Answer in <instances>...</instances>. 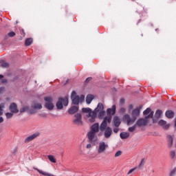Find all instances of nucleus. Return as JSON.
Segmentation results:
<instances>
[{"instance_id":"48","label":"nucleus","mask_w":176,"mask_h":176,"mask_svg":"<svg viewBox=\"0 0 176 176\" xmlns=\"http://www.w3.org/2000/svg\"><path fill=\"white\" fill-rule=\"evenodd\" d=\"M124 102V99H120V103L123 104Z\"/></svg>"},{"instance_id":"10","label":"nucleus","mask_w":176,"mask_h":176,"mask_svg":"<svg viewBox=\"0 0 176 176\" xmlns=\"http://www.w3.org/2000/svg\"><path fill=\"white\" fill-rule=\"evenodd\" d=\"M40 135H41V133L39 132H36V133L28 136L27 138H25L24 142L25 143L31 142V141H34V140H35V138H37V137H39Z\"/></svg>"},{"instance_id":"19","label":"nucleus","mask_w":176,"mask_h":176,"mask_svg":"<svg viewBox=\"0 0 176 176\" xmlns=\"http://www.w3.org/2000/svg\"><path fill=\"white\" fill-rule=\"evenodd\" d=\"M101 111H104V104L102 103H98L97 107L93 111V112H95V113H98V112H100Z\"/></svg>"},{"instance_id":"9","label":"nucleus","mask_w":176,"mask_h":176,"mask_svg":"<svg viewBox=\"0 0 176 176\" xmlns=\"http://www.w3.org/2000/svg\"><path fill=\"white\" fill-rule=\"evenodd\" d=\"M108 146V144H106L105 142H100L98 148V153H104Z\"/></svg>"},{"instance_id":"7","label":"nucleus","mask_w":176,"mask_h":176,"mask_svg":"<svg viewBox=\"0 0 176 176\" xmlns=\"http://www.w3.org/2000/svg\"><path fill=\"white\" fill-rule=\"evenodd\" d=\"M75 119L73 120L74 124H76V126H82V114L78 113L76 115H74Z\"/></svg>"},{"instance_id":"22","label":"nucleus","mask_w":176,"mask_h":176,"mask_svg":"<svg viewBox=\"0 0 176 176\" xmlns=\"http://www.w3.org/2000/svg\"><path fill=\"white\" fill-rule=\"evenodd\" d=\"M165 116H166L168 119H173V118H174V111L171 110L166 111Z\"/></svg>"},{"instance_id":"52","label":"nucleus","mask_w":176,"mask_h":176,"mask_svg":"<svg viewBox=\"0 0 176 176\" xmlns=\"http://www.w3.org/2000/svg\"><path fill=\"white\" fill-rule=\"evenodd\" d=\"M43 117H44V118H46V115H43Z\"/></svg>"},{"instance_id":"29","label":"nucleus","mask_w":176,"mask_h":176,"mask_svg":"<svg viewBox=\"0 0 176 176\" xmlns=\"http://www.w3.org/2000/svg\"><path fill=\"white\" fill-rule=\"evenodd\" d=\"M104 116H105V111L102 110L101 111H99V113H98L99 119H102V118H104Z\"/></svg>"},{"instance_id":"31","label":"nucleus","mask_w":176,"mask_h":176,"mask_svg":"<svg viewBox=\"0 0 176 176\" xmlns=\"http://www.w3.org/2000/svg\"><path fill=\"white\" fill-rule=\"evenodd\" d=\"M30 109V107L28 106H24L20 109L21 113H23V112H27Z\"/></svg>"},{"instance_id":"28","label":"nucleus","mask_w":176,"mask_h":176,"mask_svg":"<svg viewBox=\"0 0 176 176\" xmlns=\"http://www.w3.org/2000/svg\"><path fill=\"white\" fill-rule=\"evenodd\" d=\"M135 129H137V124H135L133 126L128 129V131H129V133H133L135 131Z\"/></svg>"},{"instance_id":"34","label":"nucleus","mask_w":176,"mask_h":176,"mask_svg":"<svg viewBox=\"0 0 176 176\" xmlns=\"http://www.w3.org/2000/svg\"><path fill=\"white\" fill-rule=\"evenodd\" d=\"M6 116L7 119H10L11 118H13V113H6Z\"/></svg>"},{"instance_id":"26","label":"nucleus","mask_w":176,"mask_h":176,"mask_svg":"<svg viewBox=\"0 0 176 176\" xmlns=\"http://www.w3.org/2000/svg\"><path fill=\"white\" fill-rule=\"evenodd\" d=\"M32 107H33L34 109H42V104L41 103H35Z\"/></svg>"},{"instance_id":"41","label":"nucleus","mask_w":176,"mask_h":176,"mask_svg":"<svg viewBox=\"0 0 176 176\" xmlns=\"http://www.w3.org/2000/svg\"><path fill=\"white\" fill-rule=\"evenodd\" d=\"M5 91V87H0V94H2Z\"/></svg>"},{"instance_id":"4","label":"nucleus","mask_w":176,"mask_h":176,"mask_svg":"<svg viewBox=\"0 0 176 176\" xmlns=\"http://www.w3.org/2000/svg\"><path fill=\"white\" fill-rule=\"evenodd\" d=\"M45 108L48 109V111H53L54 109V104H53V98L52 96H46L44 98Z\"/></svg>"},{"instance_id":"35","label":"nucleus","mask_w":176,"mask_h":176,"mask_svg":"<svg viewBox=\"0 0 176 176\" xmlns=\"http://www.w3.org/2000/svg\"><path fill=\"white\" fill-rule=\"evenodd\" d=\"M8 35L10 38H13V36H16V33L14 32H10Z\"/></svg>"},{"instance_id":"33","label":"nucleus","mask_w":176,"mask_h":176,"mask_svg":"<svg viewBox=\"0 0 176 176\" xmlns=\"http://www.w3.org/2000/svg\"><path fill=\"white\" fill-rule=\"evenodd\" d=\"M145 164V159L142 158L140 164H139V166L138 168H142V167H144V165Z\"/></svg>"},{"instance_id":"20","label":"nucleus","mask_w":176,"mask_h":176,"mask_svg":"<svg viewBox=\"0 0 176 176\" xmlns=\"http://www.w3.org/2000/svg\"><path fill=\"white\" fill-rule=\"evenodd\" d=\"M113 122L115 127H119V126H120L121 122H120V118H119V117L115 116L113 118Z\"/></svg>"},{"instance_id":"54","label":"nucleus","mask_w":176,"mask_h":176,"mask_svg":"<svg viewBox=\"0 0 176 176\" xmlns=\"http://www.w3.org/2000/svg\"><path fill=\"white\" fill-rule=\"evenodd\" d=\"M140 21H141V20H140L138 23H140Z\"/></svg>"},{"instance_id":"38","label":"nucleus","mask_w":176,"mask_h":176,"mask_svg":"<svg viewBox=\"0 0 176 176\" xmlns=\"http://www.w3.org/2000/svg\"><path fill=\"white\" fill-rule=\"evenodd\" d=\"M176 173V168H173L170 173V176H174Z\"/></svg>"},{"instance_id":"42","label":"nucleus","mask_w":176,"mask_h":176,"mask_svg":"<svg viewBox=\"0 0 176 176\" xmlns=\"http://www.w3.org/2000/svg\"><path fill=\"white\" fill-rule=\"evenodd\" d=\"M137 168H131L129 170L128 172V175L129 174H131V173H133Z\"/></svg>"},{"instance_id":"6","label":"nucleus","mask_w":176,"mask_h":176,"mask_svg":"<svg viewBox=\"0 0 176 176\" xmlns=\"http://www.w3.org/2000/svg\"><path fill=\"white\" fill-rule=\"evenodd\" d=\"M148 117H145L144 118H139L135 124L138 127H144L148 124Z\"/></svg>"},{"instance_id":"47","label":"nucleus","mask_w":176,"mask_h":176,"mask_svg":"<svg viewBox=\"0 0 176 176\" xmlns=\"http://www.w3.org/2000/svg\"><path fill=\"white\" fill-rule=\"evenodd\" d=\"M16 152H17V148H14L12 151V153H14V155H16Z\"/></svg>"},{"instance_id":"40","label":"nucleus","mask_w":176,"mask_h":176,"mask_svg":"<svg viewBox=\"0 0 176 176\" xmlns=\"http://www.w3.org/2000/svg\"><path fill=\"white\" fill-rule=\"evenodd\" d=\"M113 133H119V128L116 126V128H113Z\"/></svg>"},{"instance_id":"5","label":"nucleus","mask_w":176,"mask_h":176,"mask_svg":"<svg viewBox=\"0 0 176 176\" xmlns=\"http://www.w3.org/2000/svg\"><path fill=\"white\" fill-rule=\"evenodd\" d=\"M56 105L57 109H63V105H64L65 107H67L68 97L65 96V98H59Z\"/></svg>"},{"instance_id":"49","label":"nucleus","mask_w":176,"mask_h":176,"mask_svg":"<svg viewBox=\"0 0 176 176\" xmlns=\"http://www.w3.org/2000/svg\"><path fill=\"white\" fill-rule=\"evenodd\" d=\"M3 118L0 117V123H3Z\"/></svg>"},{"instance_id":"1","label":"nucleus","mask_w":176,"mask_h":176,"mask_svg":"<svg viewBox=\"0 0 176 176\" xmlns=\"http://www.w3.org/2000/svg\"><path fill=\"white\" fill-rule=\"evenodd\" d=\"M100 131V124L98 122H96L91 125L90 127V131L87 133L88 140H89V142H93L94 141V138H96V134Z\"/></svg>"},{"instance_id":"50","label":"nucleus","mask_w":176,"mask_h":176,"mask_svg":"<svg viewBox=\"0 0 176 176\" xmlns=\"http://www.w3.org/2000/svg\"><path fill=\"white\" fill-rule=\"evenodd\" d=\"M2 78H3V75L0 74V79H2Z\"/></svg>"},{"instance_id":"12","label":"nucleus","mask_w":176,"mask_h":176,"mask_svg":"<svg viewBox=\"0 0 176 176\" xmlns=\"http://www.w3.org/2000/svg\"><path fill=\"white\" fill-rule=\"evenodd\" d=\"M141 109H142V105H140L138 108L133 109L132 111V116L137 119V118L140 116Z\"/></svg>"},{"instance_id":"24","label":"nucleus","mask_w":176,"mask_h":176,"mask_svg":"<svg viewBox=\"0 0 176 176\" xmlns=\"http://www.w3.org/2000/svg\"><path fill=\"white\" fill-rule=\"evenodd\" d=\"M94 98V96L93 95H88L86 98L87 104H91V102L93 101Z\"/></svg>"},{"instance_id":"32","label":"nucleus","mask_w":176,"mask_h":176,"mask_svg":"<svg viewBox=\"0 0 176 176\" xmlns=\"http://www.w3.org/2000/svg\"><path fill=\"white\" fill-rule=\"evenodd\" d=\"M162 113H163L162 110H157L155 112V118H160V116H162Z\"/></svg>"},{"instance_id":"30","label":"nucleus","mask_w":176,"mask_h":176,"mask_svg":"<svg viewBox=\"0 0 176 176\" xmlns=\"http://www.w3.org/2000/svg\"><path fill=\"white\" fill-rule=\"evenodd\" d=\"M50 162H51L52 163H56V158H54V157L52 155H50L47 156Z\"/></svg>"},{"instance_id":"8","label":"nucleus","mask_w":176,"mask_h":176,"mask_svg":"<svg viewBox=\"0 0 176 176\" xmlns=\"http://www.w3.org/2000/svg\"><path fill=\"white\" fill-rule=\"evenodd\" d=\"M124 120H126L127 126H131V124H133L135 120H137V118L135 117H130V115L125 114L124 116Z\"/></svg>"},{"instance_id":"2","label":"nucleus","mask_w":176,"mask_h":176,"mask_svg":"<svg viewBox=\"0 0 176 176\" xmlns=\"http://www.w3.org/2000/svg\"><path fill=\"white\" fill-rule=\"evenodd\" d=\"M71 98L74 105H79V102H82L83 100H85V96L81 95L80 97H79V96L76 95V91H73L72 92Z\"/></svg>"},{"instance_id":"11","label":"nucleus","mask_w":176,"mask_h":176,"mask_svg":"<svg viewBox=\"0 0 176 176\" xmlns=\"http://www.w3.org/2000/svg\"><path fill=\"white\" fill-rule=\"evenodd\" d=\"M103 131V135L106 139L111 138V135H112V128L107 126Z\"/></svg>"},{"instance_id":"43","label":"nucleus","mask_w":176,"mask_h":176,"mask_svg":"<svg viewBox=\"0 0 176 176\" xmlns=\"http://www.w3.org/2000/svg\"><path fill=\"white\" fill-rule=\"evenodd\" d=\"M2 67H9V64H8V63H5L3 62L2 64H1Z\"/></svg>"},{"instance_id":"25","label":"nucleus","mask_w":176,"mask_h":176,"mask_svg":"<svg viewBox=\"0 0 176 176\" xmlns=\"http://www.w3.org/2000/svg\"><path fill=\"white\" fill-rule=\"evenodd\" d=\"M82 111L84 112V113H88V115H91V113H93V111L89 107L82 108Z\"/></svg>"},{"instance_id":"56","label":"nucleus","mask_w":176,"mask_h":176,"mask_svg":"<svg viewBox=\"0 0 176 176\" xmlns=\"http://www.w3.org/2000/svg\"><path fill=\"white\" fill-rule=\"evenodd\" d=\"M175 147H176V144H175Z\"/></svg>"},{"instance_id":"46","label":"nucleus","mask_w":176,"mask_h":176,"mask_svg":"<svg viewBox=\"0 0 176 176\" xmlns=\"http://www.w3.org/2000/svg\"><path fill=\"white\" fill-rule=\"evenodd\" d=\"M90 148H91V144H88L87 145V149H90Z\"/></svg>"},{"instance_id":"17","label":"nucleus","mask_w":176,"mask_h":176,"mask_svg":"<svg viewBox=\"0 0 176 176\" xmlns=\"http://www.w3.org/2000/svg\"><path fill=\"white\" fill-rule=\"evenodd\" d=\"M78 111H79V107H78V106H72L68 110V113L69 115H74V113H76Z\"/></svg>"},{"instance_id":"27","label":"nucleus","mask_w":176,"mask_h":176,"mask_svg":"<svg viewBox=\"0 0 176 176\" xmlns=\"http://www.w3.org/2000/svg\"><path fill=\"white\" fill-rule=\"evenodd\" d=\"M32 44V38H28L25 40V45L26 46H31V45Z\"/></svg>"},{"instance_id":"21","label":"nucleus","mask_w":176,"mask_h":176,"mask_svg":"<svg viewBox=\"0 0 176 176\" xmlns=\"http://www.w3.org/2000/svg\"><path fill=\"white\" fill-rule=\"evenodd\" d=\"M121 140H127L130 137V133L129 132H122L120 134Z\"/></svg>"},{"instance_id":"51","label":"nucleus","mask_w":176,"mask_h":176,"mask_svg":"<svg viewBox=\"0 0 176 176\" xmlns=\"http://www.w3.org/2000/svg\"><path fill=\"white\" fill-rule=\"evenodd\" d=\"M7 80H3V83H6Z\"/></svg>"},{"instance_id":"39","label":"nucleus","mask_w":176,"mask_h":176,"mask_svg":"<svg viewBox=\"0 0 176 176\" xmlns=\"http://www.w3.org/2000/svg\"><path fill=\"white\" fill-rule=\"evenodd\" d=\"M170 157H172V159H174V157H175V151H170Z\"/></svg>"},{"instance_id":"15","label":"nucleus","mask_w":176,"mask_h":176,"mask_svg":"<svg viewBox=\"0 0 176 176\" xmlns=\"http://www.w3.org/2000/svg\"><path fill=\"white\" fill-rule=\"evenodd\" d=\"M159 126H161L164 129V130H167L170 127V124H167L166 121L164 120H160L158 122Z\"/></svg>"},{"instance_id":"37","label":"nucleus","mask_w":176,"mask_h":176,"mask_svg":"<svg viewBox=\"0 0 176 176\" xmlns=\"http://www.w3.org/2000/svg\"><path fill=\"white\" fill-rule=\"evenodd\" d=\"M122 155V151H118L115 154V157H119V156Z\"/></svg>"},{"instance_id":"16","label":"nucleus","mask_w":176,"mask_h":176,"mask_svg":"<svg viewBox=\"0 0 176 176\" xmlns=\"http://www.w3.org/2000/svg\"><path fill=\"white\" fill-rule=\"evenodd\" d=\"M10 110L12 113H19V109H17V104H16V103H12L10 105Z\"/></svg>"},{"instance_id":"45","label":"nucleus","mask_w":176,"mask_h":176,"mask_svg":"<svg viewBox=\"0 0 176 176\" xmlns=\"http://www.w3.org/2000/svg\"><path fill=\"white\" fill-rule=\"evenodd\" d=\"M91 80V77H88V78L85 80V83H87L88 82H90Z\"/></svg>"},{"instance_id":"53","label":"nucleus","mask_w":176,"mask_h":176,"mask_svg":"<svg viewBox=\"0 0 176 176\" xmlns=\"http://www.w3.org/2000/svg\"><path fill=\"white\" fill-rule=\"evenodd\" d=\"M22 32H23V34H24V30H22Z\"/></svg>"},{"instance_id":"36","label":"nucleus","mask_w":176,"mask_h":176,"mask_svg":"<svg viewBox=\"0 0 176 176\" xmlns=\"http://www.w3.org/2000/svg\"><path fill=\"white\" fill-rule=\"evenodd\" d=\"M3 115V104H0V116Z\"/></svg>"},{"instance_id":"44","label":"nucleus","mask_w":176,"mask_h":176,"mask_svg":"<svg viewBox=\"0 0 176 176\" xmlns=\"http://www.w3.org/2000/svg\"><path fill=\"white\" fill-rule=\"evenodd\" d=\"M126 109L123 107L120 109V113H124Z\"/></svg>"},{"instance_id":"13","label":"nucleus","mask_w":176,"mask_h":176,"mask_svg":"<svg viewBox=\"0 0 176 176\" xmlns=\"http://www.w3.org/2000/svg\"><path fill=\"white\" fill-rule=\"evenodd\" d=\"M143 113L144 115H148L147 116L145 117V118H147V119L149 118H151V119L153 118V113H154V112L152 111V110L149 107L147 108L146 110H144L143 111Z\"/></svg>"},{"instance_id":"55","label":"nucleus","mask_w":176,"mask_h":176,"mask_svg":"<svg viewBox=\"0 0 176 176\" xmlns=\"http://www.w3.org/2000/svg\"><path fill=\"white\" fill-rule=\"evenodd\" d=\"M155 31H157V29H156Z\"/></svg>"},{"instance_id":"14","label":"nucleus","mask_w":176,"mask_h":176,"mask_svg":"<svg viewBox=\"0 0 176 176\" xmlns=\"http://www.w3.org/2000/svg\"><path fill=\"white\" fill-rule=\"evenodd\" d=\"M107 112L109 116L115 115L116 113V105L113 104L111 108L107 109Z\"/></svg>"},{"instance_id":"3","label":"nucleus","mask_w":176,"mask_h":176,"mask_svg":"<svg viewBox=\"0 0 176 176\" xmlns=\"http://www.w3.org/2000/svg\"><path fill=\"white\" fill-rule=\"evenodd\" d=\"M112 122V116H108L103 118V121L101 122L100 125V131L101 133H104L106 127H108V124Z\"/></svg>"},{"instance_id":"23","label":"nucleus","mask_w":176,"mask_h":176,"mask_svg":"<svg viewBox=\"0 0 176 176\" xmlns=\"http://www.w3.org/2000/svg\"><path fill=\"white\" fill-rule=\"evenodd\" d=\"M167 138L168 142V146L169 148H171V146H173L174 139L173 138V136L171 135H168Z\"/></svg>"},{"instance_id":"18","label":"nucleus","mask_w":176,"mask_h":176,"mask_svg":"<svg viewBox=\"0 0 176 176\" xmlns=\"http://www.w3.org/2000/svg\"><path fill=\"white\" fill-rule=\"evenodd\" d=\"M87 118H91L89 119V122H91V123H94L96 122V118H97V114L96 113V111H92L91 115H87Z\"/></svg>"}]
</instances>
